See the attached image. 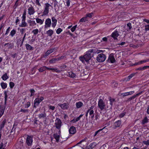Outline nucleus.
<instances>
[{"label":"nucleus","instance_id":"7c9ffc66","mask_svg":"<svg viewBox=\"0 0 149 149\" xmlns=\"http://www.w3.org/2000/svg\"><path fill=\"white\" fill-rule=\"evenodd\" d=\"M109 99L110 101V104L111 105V108L113 104V103L114 102L115 100L114 98H112L111 97H109Z\"/></svg>","mask_w":149,"mask_h":149},{"label":"nucleus","instance_id":"f257e3e1","mask_svg":"<svg viewBox=\"0 0 149 149\" xmlns=\"http://www.w3.org/2000/svg\"><path fill=\"white\" fill-rule=\"evenodd\" d=\"M93 51V49L89 50L83 56L79 57V59L82 63H84L86 61V62L89 63V60L94 55Z\"/></svg>","mask_w":149,"mask_h":149},{"label":"nucleus","instance_id":"4c0bfd02","mask_svg":"<svg viewBox=\"0 0 149 149\" xmlns=\"http://www.w3.org/2000/svg\"><path fill=\"white\" fill-rule=\"evenodd\" d=\"M22 112L24 113H28L29 112V110L27 109H21L19 111V112Z\"/></svg>","mask_w":149,"mask_h":149},{"label":"nucleus","instance_id":"39448f33","mask_svg":"<svg viewBox=\"0 0 149 149\" xmlns=\"http://www.w3.org/2000/svg\"><path fill=\"white\" fill-rule=\"evenodd\" d=\"M33 140L32 137L28 135L26 140V143L28 146H31L32 144Z\"/></svg>","mask_w":149,"mask_h":149},{"label":"nucleus","instance_id":"473e14b6","mask_svg":"<svg viewBox=\"0 0 149 149\" xmlns=\"http://www.w3.org/2000/svg\"><path fill=\"white\" fill-rule=\"evenodd\" d=\"M5 108L2 107H0V118L3 115L4 112Z\"/></svg>","mask_w":149,"mask_h":149},{"label":"nucleus","instance_id":"680f3d73","mask_svg":"<svg viewBox=\"0 0 149 149\" xmlns=\"http://www.w3.org/2000/svg\"><path fill=\"white\" fill-rule=\"evenodd\" d=\"M143 143L147 145H149V140H148L147 141H144Z\"/></svg>","mask_w":149,"mask_h":149},{"label":"nucleus","instance_id":"1a4fd4ad","mask_svg":"<svg viewBox=\"0 0 149 149\" xmlns=\"http://www.w3.org/2000/svg\"><path fill=\"white\" fill-rule=\"evenodd\" d=\"M51 24V20L50 18L46 19L45 21V28H47L50 27Z\"/></svg>","mask_w":149,"mask_h":149},{"label":"nucleus","instance_id":"9d476101","mask_svg":"<svg viewBox=\"0 0 149 149\" xmlns=\"http://www.w3.org/2000/svg\"><path fill=\"white\" fill-rule=\"evenodd\" d=\"M106 127H105L102 129H100L96 131L94 134V136H96L97 134L100 133V132H101L102 133H105V132H107V128H105Z\"/></svg>","mask_w":149,"mask_h":149},{"label":"nucleus","instance_id":"dca6fc26","mask_svg":"<svg viewBox=\"0 0 149 149\" xmlns=\"http://www.w3.org/2000/svg\"><path fill=\"white\" fill-rule=\"evenodd\" d=\"M7 122L6 119H4L0 124V131H2L3 129L4 128L5 124Z\"/></svg>","mask_w":149,"mask_h":149},{"label":"nucleus","instance_id":"393cba45","mask_svg":"<svg viewBox=\"0 0 149 149\" xmlns=\"http://www.w3.org/2000/svg\"><path fill=\"white\" fill-rule=\"evenodd\" d=\"M47 69L48 70H52L53 72H55L58 73H60L61 72V71L58 70L56 68H52L47 67Z\"/></svg>","mask_w":149,"mask_h":149},{"label":"nucleus","instance_id":"9b49d317","mask_svg":"<svg viewBox=\"0 0 149 149\" xmlns=\"http://www.w3.org/2000/svg\"><path fill=\"white\" fill-rule=\"evenodd\" d=\"M108 61H110L111 63H113L115 61L113 54H111L109 56Z\"/></svg>","mask_w":149,"mask_h":149},{"label":"nucleus","instance_id":"de8ad7c7","mask_svg":"<svg viewBox=\"0 0 149 149\" xmlns=\"http://www.w3.org/2000/svg\"><path fill=\"white\" fill-rule=\"evenodd\" d=\"M62 31V29L60 28H58L56 30V32L58 34H59Z\"/></svg>","mask_w":149,"mask_h":149},{"label":"nucleus","instance_id":"5701e85b","mask_svg":"<svg viewBox=\"0 0 149 149\" xmlns=\"http://www.w3.org/2000/svg\"><path fill=\"white\" fill-rule=\"evenodd\" d=\"M28 22L29 24V26H33L36 24V23L34 21L29 20L28 21Z\"/></svg>","mask_w":149,"mask_h":149},{"label":"nucleus","instance_id":"49530a36","mask_svg":"<svg viewBox=\"0 0 149 149\" xmlns=\"http://www.w3.org/2000/svg\"><path fill=\"white\" fill-rule=\"evenodd\" d=\"M9 85L10 88H13L15 85V84L13 82H10L9 83Z\"/></svg>","mask_w":149,"mask_h":149},{"label":"nucleus","instance_id":"20e7f679","mask_svg":"<svg viewBox=\"0 0 149 149\" xmlns=\"http://www.w3.org/2000/svg\"><path fill=\"white\" fill-rule=\"evenodd\" d=\"M55 121V127L58 130H60L62 125V122L61 120L59 118H57Z\"/></svg>","mask_w":149,"mask_h":149},{"label":"nucleus","instance_id":"79ce46f5","mask_svg":"<svg viewBox=\"0 0 149 149\" xmlns=\"http://www.w3.org/2000/svg\"><path fill=\"white\" fill-rule=\"evenodd\" d=\"M148 122V119L147 117H146L142 121V123L143 124H144L145 123Z\"/></svg>","mask_w":149,"mask_h":149},{"label":"nucleus","instance_id":"5fc2aeb1","mask_svg":"<svg viewBox=\"0 0 149 149\" xmlns=\"http://www.w3.org/2000/svg\"><path fill=\"white\" fill-rule=\"evenodd\" d=\"M80 119V118H79V117L77 118L76 119H73V120H71V122H73V121H74V122H77V121H78V120H79Z\"/></svg>","mask_w":149,"mask_h":149},{"label":"nucleus","instance_id":"f704fd0d","mask_svg":"<svg viewBox=\"0 0 149 149\" xmlns=\"http://www.w3.org/2000/svg\"><path fill=\"white\" fill-rule=\"evenodd\" d=\"M1 85L2 88L3 89L6 88L7 87V84L6 83L2 82L1 84Z\"/></svg>","mask_w":149,"mask_h":149},{"label":"nucleus","instance_id":"09e8293b","mask_svg":"<svg viewBox=\"0 0 149 149\" xmlns=\"http://www.w3.org/2000/svg\"><path fill=\"white\" fill-rule=\"evenodd\" d=\"M126 114L125 112H123L121 113L119 115V117L120 118H122L124 117V116Z\"/></svg>","mask_w":149,"mask_h":149},{"label":"nucleus","instance_id":"ea45409f","mask_svg":"<svg viewBox=\"0 0 149 149\" xmlns=\"http://www.w3.org/2000/svg\"><path fill=\"white\" fill-rule=\"evenodd\" d=\"M93 13L92 12L91 13L87 14L86 15V16L87 18L88 17L91 18L93 16Z\"/></svg>","mask_w":149,"mask_h":149},{"label":"nucleus","instance_id":"72a5a7b5","mask_svg":"<svg viewBox=\"0 0 149 149\" xmlns=\"http://www.w3.org/2000/svg\"><path fill=\"white\" fill-rule=\"evenodd\" d=\"M2 78L3 80L5 81L8 78V77L7 76V74L5 73L2 76Z\"/></svg>","mask_w":149,"mask_h":149},{"label":"nucleus","instance_id":"f8f14e48","mask_svg":"<svg viewBox=\"0 0 149 149\" xmlns=\"http://www.w3.org/2000/svg\"><path fill=\"white\" fill-rule=\"evenodd\" d=\"M119 35L118 31L116 30L112 33L111 36L114 40H116L117 39V37Z\"/></svg>","mask_w":149,"mask_h":149},{"label":"nucleus","instance_id":"2eb2a0df","mask_svg":"<svg viewBox=\"0 0 149 149\" xmlns=\"http://www.w3.org/2000/svg\"><path fill=\"white\" fill-rule=\"evenodd\" d=\"M55 49L52 48L50 50H48L45 53L43 56L44 58L46 57L47 56H48L50 54L54 51Z\"/></svg>","mask_w":149,"mask_h":149},{"label":"nucleus","instance_id":"aec40b11","mask_svg":"<svg viewBox=\"0 0 149 149\" xmlns=\"http://www.w3.org/2000/svg\"><path fill=\"white\" fill-rule=\"evenodd\" d=\"M52 26L54 28L56 26L57 20L54 17H52Z\"/></svg>","mask_w":149,"mask_h":149},{"label":"nucleus","instance_id":"864d4df0","mask_svg":"<svg viewBox=\"0 0 149 149\" xmlns=\"http://www.w3.org/2000/svg\"><path fill=\"white\" fill-rule=\"evenodd\" d=\"M87 139V138H85L77 143V145L80 144L82 142L85 141Z\"/></svg>","mask_w":149,"mask_h":149},{"label":"nucleus","instance_id":"58836bf2","mask_svg":"<svg viewBox=\"0 0 149 149\" xmlns=\"http://www.w3.org/2000/svg\"><path fill=\"white\" fill-rule=\"evenodd\" d=\"M16 33V31L15 29H13L11 31L10 33V35L12 36L13 37Z\"/></svg>","mask_w":149,"mask_h":149},{"label":"nucleus","instance_id":"37998d69","mask_svg":"<svg viewBox=\"0 0 149 149\" xmlns=\"http://www.w3.org/2000/svg\"><path fill=\"white\" fill-rule=\"evenodd\" d=\"M32 32L33 33L34 35H36L37 34L38 32V29H35L33 30L32 31Z\"/></svg>","mask_w":149,"mask_h":149},{"label":"nucleus","instance_id":"e2e57ef3","mask_svg":"<svg viewBox=\"0 0 149 149\" xmlns=\"http://www.w3.org/2000/svg\"><path fill=\"white\" fill-rule=\"evenodd\" d=\"M134 91H130L129 92H127V95H131L133 94L134 93Z\"/></svg>","mask_w":149,"mask_h":149},{"label":"nucleus","instance_id":"bb28decb","mask_svg":"<svg viewBox=\"0 0 149 149\" xmlns=\"http://www.w3.org/2000/svg\"><path fill=\"white\" fill-rule=\"evenodd\" d=\"M88 19L87 17L86 16L81 18L79 22H86L88 21Z\"/></svg>","mask_w":149,"mask_h":149},{"label":"nucleus","instance_id":"a19ab883","mask_svg":"<svg viewBox=\"0 0 149 149\" xmlns=\"http://www.w3.org/2000/svg\"><path fill=\"white\" fill-rule=\"evenodd\" d=\"M39 103L38 101H37V100L35 99L34 101V107L35 108L36 107V106L38 105Z\"/></svg>","mask_w":149,"mask_h":149},{"label":"nucleus","instance_id":"a211bd4d","mask_svg":"<svg viewBox=\"0 0 149 149\" xmlns=\"http://www.w3.org/2000/svg\"><path fill=\"white\" fill-rule=\"evenodd\" d=\"M76 129L75 127L72 126L69 130V132L70 134H74L76 133Z\"/></svg>","mask_w":149,"mask_h":149},{"label":"nucleus","instance_id":"a18cd8bd","mask_svg":"<svg viewBox=\"0 0 149 149\" xmlns=\"http://www.w3.org/2000/svg\"><path fill=\"white\" fill-rule=\"evenodd\" d=\"M149 61V59H148L147 60H144L141 61H139L140 64H142L146 62H148Z\"/></svg>","mask_w":149,"mask_h":149},{"label":"nucleus","instance_id":"6ab92c4d","mask_svg":"<svg viewBox=\"0 0 149 149\" xmlns=\"http://www.w3.org/2000/svg\"><path fill=\"white\" fill-rule=\"evenodd\" d=\"M121 124V121L120 120H118L115 122L114 124V128L115 129L116 127H120Z\"/></svg>","mask_w":149,"mask_h":149},{"label":"nucleus","instance_id":"13d9d810","mask_svg":"<svg viewBox=\"0 0 149 149\" xmlns=\"http://www.w3.org/2000/svg\"><path fill=\"white\" fill-rule=\"evenodd\" d=\"M3 147H6V145L5 144H3V143L2 142L0 144V149H2Z\"/></svg>","mask_w":149,"mask_h":149},{"label":"nucleus","instance_id":"3c124183","mask_svg":"<svg viewBox=\"0 0 149 149\" xmlns=\"http://www.w3.org/2000/svg\"><path fill=\"white\" fill-rule=\"evenodd\" d=\"M77 25H76L74 26H73L71 29V30L72 32H73L75 30L76 28L77 27Z\"/></svg>","mask_w":149,"mask_h":149},{"label":"nucleus","instance_id":"412c9836","mask_svg":"<svg viewBox=\"0 0 149 149\" xmlns=\"http://www.w3.org/2000/svg\"><path fill=\"white\" fill-rule=\"evenodd\" d=\"M38 117L39 118L42 119V118H45L46 119V114L45 113V112H44L43 113H41L40 114L38 115Z\"/></svg>","mask_w":149,"mask_h":149},{"label":"nucleus","instance_id":"774afa93","mask_svg":"<svg viewBox=\"0 0 149 149\" xmlns=\"http://www.w3.org/2000/svg\"><path fill=\"white\" fill-rule=\"evenodd\" d=\"M55 108V107L52 106H49V108L50 109H51L52 110H54Z\"/></svg>","mask_w":149,"mask_h":149},{"label":"nucleus","instance_id":"c03bdc74","mask_svg":"<svg viewBox=\"0 0 149 149\" xmlns=\"http://www.w3.org/2000/svg\"><path fill=\"white\" fill-rule=\"evenodd\" d=\"M56 58H53L49 61V63H55L56 61Z\"/></svg>","mask_w":149,"mask_h":149},{"label":"nucleus","instance_id":"c9c22d12","mask_svg":"<svg viewBox=\"0 0 149 149\" xmlns=\"http://www.w3.org/2000/svg\"><path fill=\"white\" fill-rule=\"evenodd\" d=\"M7 93V91H4V94L5 95V102H4L5 104H6V101L7 100V97H8Z\"/></svg>","mask_w":149,"mask_h":149},{"label":"nucleus","instance_id":"603ef678","mask_svg":"<svg viewBox=\"0 0 149 149\" xmlns=\"http://www.w3.org/2000/svg\"><path fill=\"white\" fill-rule=\"evenodd\" d=\"M134 95L132 97H130L129 98H128L127 100L128 101H130L132 99H134L136 97Z\"/></svg>","mask_w":149,"mask_h":149},{"label":"nucleus","instance_id":"052dcab7","mask_svg":"<svg viewBox=\"0 0 149 149\" xmlns=\"http://www.w3.org/2000/svg\"><path fill=\"white\" fill-rule=\"evenodd\" d=\"M145 29L146 31L149 30V25L148 24L145 26Z\"/></svg>","mask_w":149,"mask_h":149},{"label":"nucleus","instance_id":"f3484780","mask_svg":"<svg viewBox=\"0 0 149 149\" xmlns=\"http://www.w3.org/2000/svg\"><path fill=\"white\" fill-rule=\"evenodd\" d=\"M4 46L7 47L8 49H12L14 47L13 44L11 43H6L4 44Z\"/></svg>","mask_w":149,"mask_h":149},{"label":"nucleus","instance_id":"f03ea898","mask_svg":"<svg viewBox=\"0 0 149 149\" xmlns=\"http://www.w3.org/2000/svg\"><path fill=\"white\" fill-rule=\"evenodd\" d=\"M98 107L101 111L105 109L106 108V105L105 102L102 99H100L98 104Z\"/></svg>","mask_w":149,"mask_h":149},{"label":"nucleus","instance_id":"4468645a","mask_svg":"<svg viewBox=\"0 0 149 149\" xmlns=\"http://www.w3.org/2000/svg\"><path fill=\"white\" fill-rule=\"evenodd\" d=\"M26 18H22V22L19 26L20 27H25L27 26V23L25 22Z\"/></svg>","mask_w":149,"mask_h":149},{"label":"nucleus","instance_id":"e433bc0d","mask_svg":"<svg viewBox=\"0 0 149 149\" xmlns=\"http://www.w3.org/2000/svg\"><path fill=\"white\" fill-rule=\"evenodd\" d=\"M47 67L44 66L43 67L40 68L38 69L39 71L40 72H42L43 71L45 70V69H47Z\"/></svg>","mask_w":149,"mask_h":149},{"label":"nucleus","instance_id":"a878e982","mask_svg":"<svg viewBox=\"0 0 149 149\" xmlns=\"http://www.w3.org/2000/svg\"><path fill=\"white\" fill-rule=\"evenodd\" d=\"M83 105V103L81 102H79L76 103V108L78 109L81 108Z\"/></svg>","mask_w":149,"mask_h":149},{"label":"nucleus","instance_id":"6e6552de","mask_svg":"<svg viewBox=\"0 0 149 149\" xmlns=\"http://www.w3.org/2000/svg\"><path fill=\"white\" fill-rule=\"evenodd\" d=\"M35 12V11L34 8L31 5L28 8V14L31 15H33Z\"/></svg>","mask_w":149,"mask_h":149},{"label":"nucleus","instance_id":"8fccbe9b","mask_svg":"<svg viewBox=\"0 0 149 149\" xmlns=\"http://www.w3.org/2000/svg\"><path fill=\"white\" fill-rule=\"evenodd\" d=\"M30 105V103L29 102H27L26 104H25V108H28Z\"/></svg>","mask_w":149,"mask_h":149},{"label":"nucleus","instance_id":"c85d7f7f","mask_svg":"<svg viewBox=\"0 0 149 149\" xmlns=\"http://www.w3.org/2000/svg\"><path fill=\"white\" fill-rule=\"evenodd\" d=\"M149 68V66H145L143 67H139L136 69V70H143L147 68Z\"/></svg>","mask_w":149,"mask_h":149},{"label":"nucleus","instance_id":"7ed1b4c3","mask_svg":"<svg viewBox=\"0 0 149 149\" xmlns=\"http://www.w3.org/2000/svg\"><path fill=\"white\" fill-rule=\"evenodd\" d=\"M106 56L103 53L98 54L96 58L97 60L99 62L104 61L106 58Z\"/></svg>","mask_w":149,"mask_h":149},{"label":"nucleus","instance_id":"0e129e2a","mask_svg":"<svg viewBox=\"0 0 149 149\" xmlns=\"http://www.w3.org/2000/svg\"><path fill=\"white\" fill-rule=\"evenodd\" d=\"M127 26L129 27V29H130L132 28L131 24L130 23H128L127 24Z\"/></svg>","mask_w":149,"mask_h":149},{"label":"nucleus","instance_id":"c756f323","mask_svg":"<svg viewBox=\"0 0 149 149\" xmlns=\"http://www.w3.org/2000/svg\"><path fill=\"white\" fill-rule=\"evenodd\" d=\"M36 20L37 23H39L40 24H42L43 23L44 21V19L42 20L41 19L38 18H36Z\"/></svg>","mask_w":149,"mask_h":149},{"label":"nucleus","instance_id":"4be33fe9","mask_svg":"<svg viewBox=\"0 0 149 149\" xmlns=\"http://www.w3.org/2000/svg\"><path fill=\"white\" fill-rule=\"evenodd\" d=\"M67 75L70 77L74 78H76V75L74 73H73L72 72H69L67 74Z\"/></svg>","mask_w":149,"mask_h":149},{"label":"nucleus","instance_id":"69168bd1","mask_svg":"<svg viewBox=\"0 0 149 149\" xmlns=\"http://www.w3.org/2000/svg\"><path fill=\"white\" fill-rule=\"evenodd\" d=\"M36 4L38 5V6H41V4L39 2V0H36Z\"/></svg>","mask_w":149,"mask_h":149},{"label":"nucleus","instance_id":"0eeeda50","mask_svg":"<svg viewBox=\"0 0 149 149\" xmlns=\"http://www.w3.org/2000/svg\"><path fill=\"white\" fill-rule=\"evenodd\" d=\"M58 105L63 110L67 109L69 108V104L68 103H64L63 104H58Z\"/></svg>","mask_w":149,"mask_h":149},{"label":"nucleus","instance_id":"ddd939ff","mask_svg":"<svg viewBox=\"0 0 149 149\" xmlns=\"http://www.w3.org/2000/svg\"><path fill=\"white\" fill-rule=\"evenodd\" d=\"M96 145V143L93 142L92 143L89 145L87 146L85 149H92Z\"/></svg>","mask_w":149,"mask_h":149},{"label":"nucleus","instance_id":"6e6d98bb","mask_svg":"<svg viewBox=\"0 0 149 149\" xmlns=\"http://www.w3.org/2000/svg\"><path fill=\"white\" fill-rule=\"evenodd\" d=\"M35 92V91L34 89H31V93L30 96H32L34 95V94Z\"/></svg>","mask_w":149,"mask_h":149},{"label":"nucleus","instance_id":"cd10ccee","mask_svg":"<svg viewBox=\"0 0 149 149\" xmlns=\"http://www.w3.org/2000/svg\"><path fill=\"white\" fill-rule=\"evenodd\" d=\"M54 137L56 139V141L57 142H59L60 137L59 135H58L57 133L54 134Z\"/></svg>","mask_w":149,"mask_h":149},{"label":"nucleus","instance_id":"2f4dec72","mask_svg":"<svg viewBox=\"0 0 149 149\" xmlns=\"http://www.w3.org/2000/svg\"><path fill=\"white\" fill-rule=\"evenodd\" d=\"M53 31L52 30L50 29L47 31L46 33L50 37L53 34Z\"/></svg>","mask_w":149,"mask_h":149},{"label":"nucleus","instance_id":"423d86ee","mask_svg":"<svg viewBox=\"0 0 149 149\" xmlns=\"http://www.w3.org/2000/svg\"><path fill=\"white\" fill-rule=\"evenodd\" d=\"M45 8L43 12L42 15H47L49 13V8L51 5L48 3H46L45 4Z\"/></svg>","mask_w":149,"mask_h":149},{"label":"nucleus","instance_id":"338daca9","mask_svg":"<svg viewBox=\"0 0 149 149\" xmlns=\"http://www.w3.org/2000/svg\"><path fill=\"white\" fill-rule=\"evenodd\" d=\"M18 4L19 3L17 1H16L14 5V7H15V8H16L17 7Z\"/></svg>","mask_w":149,"mask_h":149},{"label":"nucleus","instance_id":"4d7b16f0","mask_svg":"<svg viewBox=\"0 0 149 149\" xmlns=\"http://www.w3.org/2000/svg\"><path fill=\"white\" fill-rule=\"evenodd\" d=\"M25 28H22L20 30V32L21 33V34H23L24 32H25Z\"/></svg>","mask_w":149,"mask_h":149},{"label":"nucleus","instance_id":"b1692460","mask_svg":"<svg viewBox=\"0 0 149 149\" xmlns=\"http://www.w3.org/2000/svg\"><path fill=\"white\" fill-rule=\"evenodd\" d=\"M25 46L27 50H32L33 49V47L28 44H26Z\"/></svg>","mask_w":149,"mask_h":149},{"label":"nucleus","instance_id":"bf43d9fd","mask_svg":"<svg viewBox=\"0 0 149 149\" xmlns=\"http://www.w3.org/2000/svg\"><path fill=\"white\" fill-rule=\"evenodd\" d=\"M132 78L131 76L129 75L125 79V80L126 81H129Z\"/></svg>","mask_w":149,"mask_h":149}]
</instances>
